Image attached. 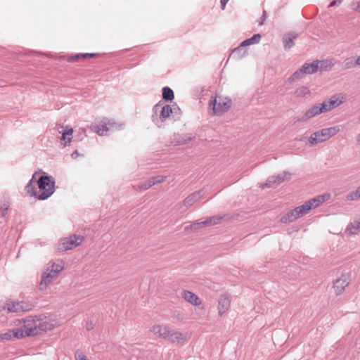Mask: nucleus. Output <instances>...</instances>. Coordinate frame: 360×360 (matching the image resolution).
<instances>
[{
	"label": "nucleus",
	"mask_w": 360,
	"mask_h": 360,
	"mask_svg": "<svg viewBox=\"0 0 360 360\" xmlns=\"http://www.w3.org/2000/svg\"><path fill=\"white\" fill-rule=\"evenodd\" d=\"M349 283V277L347 274H342L334 282L333 288L336 295L342 294L345 288Z\"/></svg>",
	"instance_id": "obj_14"
},
{
	"label": "nucleus",
	"mask_w": 360,
	"mask_h": 360,
	"mask_svg": "<svg viewBox=\"0 0 360 360\" xmlns=\"http://www.w3.org/2000/svg\"><path fill=\"white\" fill-rule=\"evenodd\" d=\"M230 298L226 295H221L218 301V309L219 315L227 312L230 307Z\"/></svg>",
	"instance_id": "obj_18"
},
{
	"label": "nucleus",
	"mask_w": 360,
	"mask_h": 360,
	"mask_svg": "<svg viewBox=\"0 0 360 360\" xmlns=\"http://www.w3.org/2000/svg\"><path fill=\"white\" fill-rule=\"evenodd\" d=\"M324 201V198L323 196H318L316 198H312L308 202H310L311 208H315L318 207L321 203H322Z\"/></svg>",
	"instance_id": "obj_32"
},
{
	"label": "nucleus",
	"mask_w": 360,
	"mask_h": 360,
	"mask_svg": "<svg viewBox=\"0 0 360 360\" xmlns=\"http://www.w3.org/2000/svg\"><path fill=\"white\" fill-rule=\"evenodd\" d=\"M82 55H84V53H77L75 55L70 56L68 57V60L71 63L79 60V59L82 58Z\"/></svg>",
	"instance_id": "obj_38"
},
{
	"label": "nucleus",
	"mask_w": 360,
	"mask_h": 360,
	"mask_svg": "<svg viewBox=\"0 0 360 360\" xmlns=\"http://www.w3.org/2000/svg\"><path fill=\"white\" fill-rule=\"evenodd\" d=\"M205 193V191L204 190H200L197 192H194L193 193L189 195L184 200V205L187 207L193 205L194 203L198 202L200 198H202Z\"/></svg>",
	"instance_id": "obj_16"
},
{
	"label": "nucleus",
	"mask_w": 360,
	"mask_h": 360,
	"mask_svg": "<svg viewBox=\"0 0 360 360\" xmlns=\"http://www.w3.org/2000/svg\"><path fill=\"white\" fill-rule=\"evenodd\" d=\"M347 100L346 96L343 94H337L332 96L330 98L323 101V105L326 108V112H328L333 108L340 105Z\"/></svg>",
	"instance_id": "obj_10"
},
{
	"label": "nucleus",
	"mask_w": 360,
	"mask_h": 360,
	"mask_svg": "<svg viewBox=\"0 0 360 360\" xmlns=\"http://www.w3.org/2000/svg\"><path fill=\"white\" fill-rule=\"evenodd\" d=\"M63 269L64 263L62 260L50 262L46 267V284L57 279Z\"/></svg>",
	"instance_id": "obj_8"
},
{
	"label": "nucleus",
	"mask_w": 360,
	"mask_h": 360,
	"mask_svg": "<svg viewBox=\"0 0 360 360\" xmlns=\"http://www.w3.org/2000/svg\"><path fill=\"white\" fill-rule=\"evenodd\" d=\"M357 141L360 142V133L357 136Z\"/></svg>",
	"instance_id": "obj_50"
},
{
	"label": "nucleus",
	"mask_w": 360,
	"mask_h": 360,
	"mask_svg": "<svg viewBox=\"0 0 360 360\" xmlns=\"http://www.w3.org/2000/svg\"><path fill=\"white\" fill-rule=\"evenodd\" d=\"M360 231V221H355L348 225L346 229V233L349 234H356Z\"/></svg>",
	"instance_id": "obj_25"
},
{
	"label": "nucleus",
	"mask_w": 360,
	"mask_h": 360,
	"mask_svg": "<svg viewBox=\"0 0 360 360\" xmlns=\"http://www.w3.org/2000/svg\"><path fill=\"white\" fill-rule=\"evenodd\" d=\"M122 124H117L114 122L109 121L107 124H99L96 127L95 131L100 136H105L108 132L114 129L120 130L122 129Z\"/></svg>",
	"instance_id": "obj_13"
},
{
	"label": "nucleus",
	"mask_w": 360,
	"mask_h": 360,
	"mask_svg": "<svg viewBox=\"0 0 360 360\" xmlns=\"http://www.w3.org/2000/svg\"><path fill=\"white\" fill-rule=\"evenodd\" d=\"M355 66V62L354 61L352 58H348L344 60V67L345 69H349Z\"/></svg>",
	"instance_id": "obj_34"
},
{
	"label": "nucleus",
	"mask_w": 360,
	"mask_h": 360,
	"mask_svg": "<svg viewBox=\"0 0 360 360\" xmlns=\"http://www.w3.org/2000/svg\"><path fill=\"white\" fill-rule=\"evenodd\" d=\"M347 200L356 201L360 199V186H359L355 191L349 193L347 197Z\"/></svg>",
	"instance_id": "obj_30"
},
{
	"label": "nucleus",
	"mask_w": 360,
	"mask_h": 360,
	"mask_svg": "<svg viewBox=\"0 0 360 360\" xmlns=\"http://www.w3.org/2000/svg\"><path fill=\"white\" fill-rule=\"evenodd\" d=\"M93 328H94V326H93V324H92V323L87 324V326H86V328H87V330H91V329H92Z\"/></svg>",
	"instance_id": "obj_47"
},
{
	"label": "nucleus",
	"mask_w": 360,
	"mask_h": 360,
	"mask_svg": "<svg viewBox=\"0 0 360 360\" xmlns=\"http://www.w3.org/2000/svg\"><path fill=\"white\" fill-rule=\"evenodd\" d=\"M354 62H355L356 66L360 65V56L356 58V59L355 60Z\"/></svg>",
	"instance_id": "obj_46"
},
{
	"label": "nucleus",
	"mask_w": 360,
	"mask_h": 360,
	"mask_svg": "<svg viewBox=\"0 0 360 360\" xmlns=\"http://www.w3.org/2000/svg\"><path fill=\"white\" fill-rule=\"evenodd\" d=\"M266 19V11H263L262 16L260 18V20L259 22V25H262L264 23V21Z\"/></svg>",
	"instance_id": "obj_41"
},
{
	"label": "nucleus",
	"mask_w": 360,
	"mask_h": 360,
	"mask_svg": "<svg viewBox=\"0 0 360 360\" xmlns=\"http://www.w3.org/2000/svg\"><path fill=\"white\" fill-rule=\"evenodd\" d=\"M166 178H167L166 176L159 175V176L152 177V178H150V179L152 181H154V185H155V184H160V183L163 182L166 179Z\"/></svg>",
	"instance_id": "obj_36"
},
{
	"label": "nucleus",
	"mask_w": 360,
	"mask_h": 360,
	"mask_svg": "<svg viewBox=\"0 0 360 360\" xmlns=\"http://www.w3.org/2000/svg\"><path fill=\"white\" fill-rule=\"evenodd\" d=\"M296 35H292L291 34L284 35L283 41L285 49H290L294 46V39H296Z\"/></svg>",
	"instance_id": "obj_24"
},
{
	"label": "nucleus",
	"mask_w": 360,
	"mask_h": 360,
	"mask_svg": "<svg viewBox=\"0 0 360 360\" xmlns=\"http://www.w3.org/2000/svg\"><path fill=\"white\" fill-rule=\"evenodd\" d=\"M44 281H45V276L43 274V275L41 276V283H40V289H41V290L43 289L42 285H43V282H44Z\"/></svg>",
	"instance_id": "obj_45"
},
{
	"label": "nucleus",
	"mask_w": 360,
	"mask_h": 360,
	"mask_svg": "<svg viewBox=\"0 0 360 360\" xmlns=\"http://www.w3.org/2000/svg\"><path fill=\"white\" fill-rule=\"evenodd\" d=\"M350 8H351L352 10H353V11H354L356 12L360 13V1H356V2H353L350 5Z\"/></svg>",
	"instance_id": "obj_39"
},
{
	"label": "nucleus",
	"mask_w": 360,
	"mask_h": 360,
	"mask_svg": "<svg viewBox=\"0 0 360 360\" xmlns=\"http://www.w3.org/2000/svg\"><path fill=\"white\" fill-rule=\"evenodd\" d=\"M26 192L31 196H34L39 200L45 199V176H41L38 181L33 179L26 186Z\"/></svg>",
	"instance_id": "obj_4"
},
{
	"label": "nucleus",
	"mask_w": 360,
	"mask_h": 360,
	"mask_svg": "<svg viewBox=\"0 0 360 360\" xmlns=\"http://www.w3.org/2000/svg\"><path fill=\"white\" fill-rule=\"evenodd\" d=\"M340 126H334L328 128H324L321 130L315 131L311 134L309 138V143L314 145L318 143L323 142L330 137L335 136L340 131Z\"/></svg>",
	"instance_id": "obj_3"
},
{
	"label": "nucleus",
	"mask_w": 360,
	"mask_h": 360,
	"mask_svg": "<svg viewBox=\"0 0 360 360\" xmlns=\"http://www.w3.org/2000/svg\"><path fill=\"white\" fill-rule=\"evenodd\" d=\"M202 226H205L201 222H194L193 224H191L190 226H186L184 228V230L186 231H188L190 229L197 230Z\"/></svg>",
	"instance_id": "obj_33"
},
{
	"label": "nucleus",
	"mask_w": 360,
	"mask_h": 360,
	"mask_svg": "<svg viewBox=\"0 0 360 360\" xmlns=\"http://www.w3.org/2000/svg\"><path fill=\"white\" fill-rule=\"evenodd\" d=\"M78 155H79V153H78V151H77V150H75V151L72 153V155H71V156H72V158H76Z\"/></svg>",
	"instance_id": "obj_44"
},
{
	"label": "nucleus",
	"mask_w": 360,
	"mask_h": 360,
	"mask_svg": "<svg viewBox=\"0 0 360 360\" xmlns=\"http://www.w3.org/2000/svg\"><path fill=\"white\" fill-rule=\"evenodd\" d=\"M151 330L155 335H157L159 337L167 340L171 329L165 325H155L153 326Z\"/></svg>",
	"instance_id": "obj_17"
},
{
	"label": "nucleus",
	"mask_w": 360,
	"mask_h": 360,
	"mask_svg": "<svg viewBox=\"0 0 360 360\" xmlns=\"http://www.w3.org/2000/svg\"><path fill=\"white\" fill-rule=\"evenodd\" d=\"M323 112H326V108L321 103H316L309 108L305 113L298 119L299 122H307L312 117L319 115Z\"/></svg>",
	"instance_id": "obj_12"
},
{
	"label": "nucleus",
	"mask_w": 360,
	"mask_h": 360,
	"mask_svg": "<svg viewBox=\"0 0 360 360\" xmlns=\"http://www.w3.org/2000/svg\"><path fill=\"white\" fill-rule=\"evenodd\" d=\"M72 132H73L72 128H69L63 132V134H62V136L60 139V142L62 144L64 145V146H68L71 142L72 139Z\"/></svg>",
	"instance_id": "obj_23"
},
{
	"label": "nucleus",
	"mask_w": 360,
	"mask_h": 360,
	"mask_svg": "<svg viewBox=\"0 0 360 360\" xmlns=\"http://www.w3.org/2000/svg\"><path fill=\"white\" fill-rule=\"evenodd\" d=\"M55 191V180L53 176L46 174V199Z\"/></svg>",
	"instance_id": "obj_22"
},
{
	"label": "nucleus",
	"mask_w": 360,
	"mask_h": 360,
	"mask_svg": "<svg viewBox=\"0 0 360 360\" xmlns=\"http://www.w3.org/2000/svg\"><path fill=\"white\" fill-rule=\"evenodd\" d=\"M229 0H220L221 8L224 10Z\"/></svg>",
	"instance_id": "obj_43"
},
{
	"label": "nucleus",
	"mask_w": 360,
	"mask_h": 360,
	"mask_svg": "<svg viewBox=\"0 0 360 360\" xmlns=\"http://www.w3.org/2000/svg\"><path fill=\"white\" fill-rule=\"evenodd\" d=\"M305 75L304 72H302V69L300 68L297 70L288 79L289 82H292L295 80H299L300 79H302L304 77Z\"/></svg>",
	"instance_id": "obj_28"
},
{
	"label": "nucleus",
	"mask_w": 360,
	"mask_h": 360,
	"mask_svg": "<svg viewBox=\"0 0 360 360\" xmlns=\"http://www.w3.org/2000/svg\"><path fill=\"white\" fill-rule=\"evenodd\" d=\"M310 204V202L307 201L303 205L298 206L295 209L290 210L281 218V222H292L294 220L302 217L304 214H307L310 210L312 209Z\"/></svg>",
	"instance_id": "obj_5"
},
{
	"label": "nucleus",
	"mask_w": 360,
	"mask_h": 360,
	"mask_svg": "<svg viewBox=\"0 0 360 360\" xmlns=\"http://www.w3.org/2000/svg\"><path fill=\"white\" fill-rule=\"evenodd\" d=\"M19 325H20L19 328L9 330L1 334L0 340L2 341H9L14 339L36 335L42 331L41 328L34 326L30 321L22 319V321H19Z\"/></svg>",
	"instance_id": "obj_1"
},
{
	"label": "nucleus",
	"mask_w": 360,
	"mask_h": 360,
	"mask_svg": "<svg viewBox=\"0 0 360 360\" xmlns=\"http://www.w3.org/2000/svg\"><path fill=\"white\" fill-rule=\"evenodd\" d=\"M153 111L152 121L159 128L163 126L167 118L172 113V109L169 105H162L159 103L153 107Z\"/></svg>",
	"instance_id": "obj_2"
},
{
	"label": "nucleus",
	"mask_w": 360,
	"mask_h": 360,
	"mask_svg": "<svg viewBox=\"0 0 360 360\" xmlns=\"http://www.w3.org/2000/svg\"><path fill=\"white\" fill-rule=\"evenodd\" d=\"M4 309L8 312L20 313L27 311L32 308V304L26 302H14L8 300L6 302Z\"/></svg>",
	"instance_id": "obj_9"
},
{
	"label": "nucleus",
	"mask_w": 360,
	"mask_h": 360,
	"mask_svg": "<svg viewBox=\"0 0 360 360\" xmlns=\"http://www.w3.org/2000/svg\"><path fill=\"white\" fill-rule=\"evenodd\" d=\"M153 185H154V181H152L151 179H150L146 181L144 183L139 185V188L141 190H147L149 188H150L151 186H153Z\"/></svg>",
	"instance_id": "obj_35"
},
{
	"label": "nucleus",
	"mask_w": 360,
	"mask_h": 360,
	"mask_svg": "<svg viewBox=\"0 0 360 360\" xmlns=\"http://www.w3.org/2000/svg\"><path fill=\"white\" fill-rule=\"evenodd\" d=\"M248 54V50L245 46H243L241 43L237 48H235L230 56L236 58V60H240Z\"/></svg>",
	"instance_id": "obj_21"
},
{
	"label": "nucleus",
	"mask_w": 360,
	"mask_h": 360,
	"mask_svg": "<svg viewBox=\"0 0 360 360\" xmlns=\"http://www.w3.org/2000/svg\"><path fill=\"white\" fill-rule=\"evenodd\" d=\"M325 61H319V60H314V62L311 63H304L301 69L302 72H304V75H309V74H314L316 73L319 69V64L321 63V69L323 68V65L325 63Z\"/></svg>",
	"instance_id": "obj_15"
},
{
	"label": "nucleus",
	"mask_w": 360,
	"mask_h": 360,
	"mask_svg": "<svg viewBox=\"0 0 360 360\" xmlns=\"http://www.w3.org/2000/svg\"><path fill=\"white\" fill-rule=\"evenodd\" d=\"M182 297L185 300L193 305L197 306L201 303L200 298L191 291L184 290L182 292Z\"/></svg>",
	"instance_id": "obj_20"
},
{
	"label": "nucleus",
	"mask_w": 360,
	"mask_h": 360,
	"mask_svg": "<svg viewBox=\"0 0 360 360\" xmlns=\"http://www.w3.org/2000/svg\"><path fill=\"white\" fill-rule=\"evenodd\" d=\"M261 38L262 36L260 34H255L252 37L244 40L241 43L243 44V46L246 47L247 46L258 44L260 41Z\"/></svg>",
	"instance_id": "obj_26"
},
{
	"label": "nucleus",
	"mask_w": 360,
	"mask_h": 360,
	"mask_svg": "<svg viewBox=\"0 0 360 360\" xmlns=\"http://www.w3.org/2000/svg\"><path fill=\"white\" fill-rule=\"evenodd\" d=\"M97 55V53H84V55H82V58H94Z\"/></svg>",
	"instance_id": "obj_42"
},
{
	"label": "nucleus",
	"mask_w": 360,
	"mask_h": 360,
	"mask_svg": "<svg viewBox=\"0 0 360 360\" xmlns=\"http://www.w3.org/2000/svg\"><path fill=\"white\" fill-rule=\"evenodd\" d=\"M190 338L191 334L188 333L171 330L167 340L174 345H184Z\"/></svg>",
	"instance_id": "obj_11"
},
{
	"label": "nucleus",
	"mask_w": 360,
	"mask_h": 360,
	"mask_svg": "<svg viewBox=\"0 0 360 360\" xmlns=\"http://www.w3.org/2000/svg\"><path fill=\"white\" fill-rule=\"evenodd\" d=\"M335 4H336V1H335V0H334V1H333L329 4V6H329V7H332V6H335Z\"/></svg>",
	"instance_id": "obj_48"
},
{
	"label": "nucleus",
	"mask_w": 360,
	"mask_h": 360,
	"mask_svg": "<svg viewBox=\"0 0 360 360\" xmlns=\"http://www.w3.org/2000/svg\"><path fill=\"white\" fill-rule=\"evenodd\" d=\"M231 105V101L221 97H212L209 101V108L212 110L214 115H221L226 111Z\"/></svg>",
	"instance_id": "obj_6"
},
{
	"label": "nucleus",
	"mask_w": 360,
	"mask_h": 360,
	"mask_svg": "<svg viewBox=\"0 0 360 360\" xmlns=\"http://www.w3.org/2000/svg\"><path fill=\"white\" fill-rule=\"evenodd\" d=\"M310 94V90L307 86H300L295 91V95L297 97H305Z\"/></svg>",
	"instance_id": "obj_27"
},
{
	"label": "nucleus",
	"mask_w": 360,
	"mask_h": 360,
	"mask_svg": "<svg viewBox=\"0 0 360 360\" xmlns=\"http://www.w3.org/2000/svg\"><path fill=\"white\" fill-rule=\"evenodd\" d=\"M288 175L286 172H283V174H278L277 176H273L269 178L266 183L262 185V188L266 187H272L274 185H277L283 182Z\"/></svg>",
	"instance_id": "obj_19"
},
{
	"label": "nucleus",
	"mask_w": 360,
	"mask_h": 360,
	"mask_svg": "<svg viewBox=\"0 0 360 360\" xmlns=\"http://www.w3.org/2000/svg\"><path fill=\"white\" fill-rule=\"evenodd\" d=\"M8 210V205L7 204H4L1 207V212L2 216H5L7 213V211Z\"/></svg>",
	"instance_id": "obj_40"
},
{
	"label": "nucleus",
	"mask_w": 360,
	"mask_h": 360,
	"mask_svg": "<svg viewBox=\"0 0 360 360\" xmlns=\"http://www.w3.org/2000/svg\"><path fill=\"white\" fill-rule=\"evenodd\" d=\"M222 217L219 216H214L207 219L206 220L202 221L204 226H209L210 224H217L220 222Z\"/></svg>",
	"instance_id": "obj_31"
},
{
	"label": "nucleus",
	"mask_w": 360,
	"mask_h": 360,
	"mask_svg": "<svg viewBox=\"0 0 360 360\" xmlns=\"http://www.w3.org/2000/svg\"><path fill=\"white\" fill-rule=\"evenodd\" d=\"M84 240V237L80 235H72L60 240L58 249L60 251H66L79 246Z\"/></svg>",
	"instance_id": "obj_7"
},
{
	"label": "nucleus",
	"mask_w": 360,
	"mask_h": 360,
	"mask_svg": "<svg viewBox=\"0 0 360 360\" xmlns=\"http://www.w3.org/2000/svg\"><path fill=\"white\" fill-rule=\"evenodd\" d=\"M52 326H53V325H52V324H50V325H49V324H48V323H46V330H47V329L51 330Z\"/></svg>",
	"instance_id": "obj_49"
},
{
	"label": "nucleus",
	"mask_w": 360,
	"mask_h": 360,
	"mask_svg": "<svg viewBox=\"0 0 360 360\" xmlns=\"http://www.w3.org/2000/svg\"><path fill=\"white\" fill-rule=\"evenodd\" d=\"M162 98L166 101H172L174 98V92L169 87L162 89Z\"/></svg>",
	"instance_id": "obj_29"
},
{
	"label": "nucleus",
	"mask_w": 360,
	"mask_h": 360,
	"mask_svg": "<svg viewBox=\"0 0 360 360\" xmlns=\"http://www.w3.org/2000/svg\"><path fill=\"white\" fill-rule=\"evenodd\" d=\"M192 139L193 137L191 135H185L181 138V140L178 141V144H186Z\"/></svg>",
	"instance_id": "obj_37"
}]
</instances>
